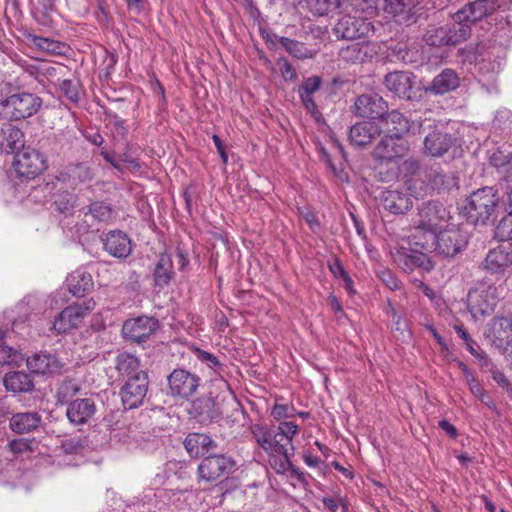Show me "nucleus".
I'll use <instances>...</instances> for the list:
<instances>
[{
    "label": "nucleus",
    "instance_id": "1",
    "mask_svg": "<svg viewBox=\"0 0 512 512\" xmlns=\"http://www.w3.org/2000/svg\"><path fill=\"white\" fill-rule=\"evenodd\" d=\"M498 190L493 187H483L470 194L464 207L467 220L478 225H485L496 216L499 207Z\"/></svg>",
    "mask_w": 512,
    "mask_h": 512
},
{
    "label": "nucleus",
    "instance_id": "2",
    "mask_svg": "<svg viewBox=\"0 0 512 512\" xmlns=\"http://www.w3.org/2000/svg\"><path fill=\"white\" fill-rule=\"evenodd\" d=\"M458 187V178L452 172H445L440 167L426 168L409 183V190L417 196L426 194L429 190L446 191Z\"/></svg>",
    "mask_w": 512,
    "mask_h": 512
},
{
    "label": "nucleus",
    "instance_id": "3",
    "mask_svg": "<svg viewBox=\"0 0 512 512\" xmlns=\"http://www.w3.org/2000/svg\"><path fill=\"white\" fill-rule=\"evenodd\" d=\"M42 100L32 93H16L0 102V115L8 121H19L36 114Z\"/></svg>",
    "mask_w": 512,
    "mask_h": 512
},
{
    "label": "nucleus",
    "instance_id": "4",
    "mask_svg": "<svg viewBox=\"0 0 512 512\" xmlns=\"http://www.w3.org/2000/svg\"><path fill=\"white\" fill-rule=\"evenodd\" d=\"M435 251L446 258L462 252L469 241V233L459 225L448 224L433 235Z\"/></svg>",
    "mask_w": 512,
    "mask_h": 512
},
{
    "label": "nucleus",
    "instance_id": "5",
    "mask_svg": "<svg viewBox=\"0 0 512 512\" xmlns=\"http://www.w3.org/2000/svg\"><path fill=\"white\" fill-rule=\"evenodd\" d=\"M471 35V28L466 24L452 22L444 26H430L423 40L427 45L440 47L444 45H456L465 41Z\"/></svg>",
    "mask_w": 512,
    "mask_h": 512
},
{
    "label": "nucleus",
    "instance_id": "6",
    "mask_svg": "<svg viewBox=\"0 0 512 512\" xmlns=\"http://www.w3.org/2000/svg\"><path fill=\"white\" fill-rule=\"evenodd\" d=\"M498 301V288L492 284L479 283L468 293V307L474 317L492 314Z\"/></svg>",
    "mask_w": 512,
    "mask_h": 512
},
{
    "label": "nucleus",
    "instance_id": "7",
    "mask_svg": "<svg viewBox=\"0 0 512 512\" xmlns=\"http://www.w3.org/2000/svg\"><path fill=\"white\" fill-rule=\"evenodd\" d=\"M96 307L93 298L87 299L82 303H76L63 309L53 322V329L58 333H67L78 327L85 316H87Z\"/></svg>",
    "mask_w": 512,
    "mask_h": 512
},
{
    "label": "nucleus",
    "instance_id": "8",
    "mask_svg": "<svg viewBox=\"0 0 512 512\" xmlns=\"http://www.w3.org/2000/svg\"><path fill=\"white\" fill-rule=\"evenodd\" d=\"M13 166L19 177L33 179L46 170L47 160L38 150L27 147L16 153Z\"/></svg>",
    "mask_w": 512,
    "mask_h": 512
},
{
    "label": "nucleus",
    "instance_id": "9",
    "mask_svg": "<svg viewBox=\"0 0 512 512\" xmlns=\"http://www.w3.org/2000/svg\"><path fill=\"white\" fill-rule=\"evenodd\" d=\"M446 208L437 202L423 203L414 221L417 229H422L435 235L448 221Z\"/></svg>",
    "mask_w": 512,
    "mask_h": 512
},
{
    "label": "nucleus",
    "instance_id": "10",
    "mask_svg": "<svg viewBox=\"0 0 512 512\" xmlns=\"http://www.w3.org/2000/svg\"><path fill=\"white\" fill-rule=\"evenodd\" d=\"M235 460L225 454H213L205 457L199 464L197 473L200 480L213 482L233 472Z\"/></svg>",
    "mask_w": 512,
    "mask_h": 512
},
{
    "label": "nucleus",
    "instance_id": "11",
    "mask_svg": "<svg viewBox=\"0 0 512 512\" xmlns=\"http://www.w3.org/2000/svg\"><path fill=\"white\" fill-rule=\"evenodd\" d=\"M168 394L174 398L189 399L200 386L198 375L185 369H174L167 377Z\"/></svg>",
    "mask_w": 512,
    "mask_h": 512
},
{
    "label": "nucleus",
    "instance_id": "12",
    "mask_svg": "<svg viewBox=\"0 0 512 512\" xmlns=\"http://www.w3.org/2000/svg\"><path fill=\"white\" fill-rule=\"evenodd\" d=\"M159 328L158 319L143 315L126 320L122 326V335L130 342L141 344L147 341Z\"/></svg>",
    "mask_w": 512,
    "mask_h": 512
},
{
    "label": "nucleus",
    "instance_id": "13",
    "mask_svg": "<svg viewBox=\"0 0 512 512\" xmlns=\"http://www.w3.org/2000/svg\"><path fill=\"white\" fill-rule=\"evenodd\" d=\"M394 262L403 271L412 273L416 270L428 273L434 269V263L431 258L418 250L408 247H400L392 253Z\"/></svg>",
    "mask_w": 512,
    "mask_h": 512
},
{
    "label": "nucleus",
    "instance_id": "14",
    "mask_svg": "<svg viewBox=\"0 0 512 512\" xmlns=\"http://www.w3.org/2000/svg\"><path fill=\"white\" fill-rule=\"evenodd\" d=\"M149 379L147 373H138L127 379L120 390L121 400L126 409H134L143 404L148 392Z\"/></svg>",
    "mask_w": 512,
    "mask_h": 512
},
{
    "label": "nucleus",
    "instance_id": "15",
    "mask_svg": "<svg viewBox=\"0 0 512 512\" xmlns=\"http://www.w3.org/2000/svg\"><path fill=\"white\" fill-rule=\"evenodd\" d=\"M501 6L493 0H475L464 5L452 17L455 23L471 24L491 15Z\"/></svg>",
    "mask_w": 512,
    "mask_h": 512
},
{
    "label": "nucleus",
    "instance_id": "16",
    "mask_svg": "<svg viewBox=\"0 0 512 512\" xmlns=\"http://www.w3.org/2000/svg\"><path fill=\"white\" fill-rule=\"evenodd\" d=\"M409 151L408 143L403 138L386 134L376 145L373 157L380 162H392L404 157Z\"/></svg>",
    "mask_w": 512,
    "mask_h": 512
},
{
    "label": "nucleus",
    "instance_id": "17",
    "mask_svg": "<svg viewBox=\"0 0 512 512\" xmlns=\"http://www.w3.org/2000/svg\"><path fill=\"white\" fill-rule=\"evenodd\" d=\"M372 29L373 26L367 19L345 15L335 24L333 31L339 39L352 40L367 36Z\"/></svg>",
    "mask_w": 512,
    "mask_h": 512
},
{
    "label": "nucleus",
    "instance_id": "18",
    "mask_svg": "<svg viewBox=\"0 0 512 512\" xmlns=\"http://www.w3.org/2000/svg\"><path fill=\"white\" fill-rule=\"evenodd\" d=\"M95 174L92 167L86 162H73L61 169L57 180L67 187H77L91 182Z\"/></svg>",
    "mask_w": 512,
    "mask_h": 512
},
{
    "label": "nucleus",
    "instance_id": "19",
    "mask_svg": "<svg viewBox=\"0 0 512 512\" xmlns=\"http://www.w3.org/2000/svg\"><path fill=\"white\" fill-rule=\"evenodd\" d=\"M251 433L256 443L268 455L286 453V446L280 442L275 426L256 423L251 426Z\"/></svg>",
    "mask_w": 512,
    "mask_h": 512
},
{
    "label": "nucleus",
    "instance_id": "20",
    "mask_svg": "<svg viewBox=\"0 0 512 512\" xmlns=\"http://www.w3.org/2000/svg\"><path fill=\"white\" fill-rule=\"evenodd\" d=\"M387 111V102L375 93L362 94L354 103L355 114L362 118L380 119Z\"/></svg>",
    "mask_w": 512,
    "mask_h": 512
},
{
    "label": "nucleus",
    "instance_id": "21",
    "mask_svg": "<svg viewBox=\"0 0 512 512\" xmlns=\"http://www.w3.org/2000/svg\"><path fill=\"white\" fill-rule=\"evenodd\" d=\"M456 143V139L443 129L435 127L424 137L423 153L430 157L444 156Z\"/></svg>",
    "mask_w": 512,
    "mask_h": 512
},
{
    "label": "nucleus",
    "instance_id": "22",
    "mask_svg": "<svg viewBox=\"0 0 512 512\" xmlns=\"http://www.w3.org/2000/svg\"><path fill=\"white\" fill-rule=\"evenodd\" d=\"M485 336L492 346L499 350H506L512 345V319L507 317L493 319L488 325Z\"/></svg>",
    "mask_w": 512,
    "mask_h": 512
},
{
    "label": "nucleus",
    "instance_id": "23",
    "mask_svg": "<svg viewBox=\"0 0 512 512\" xmlns=\"http://www.w3.org/2000/svg\"><path fill=\"white\" fill-rule=\"evenodd\" d=\"M414 75L411 72L395 71L384 78L387 89L399 98L411 100L413 98Z\"/></svg>",
    "mask_w": 512,
    "mask_h": 512
},
{
    "label": "nucleus",
    "instance_id": "24",
    "mask_svg": "<svg viewBox=\"0 0 512 512\" xmlns=\"http://www.w3.org/2000/svg\"><path fill=\"white\" fill-rule=\"evenodd\" d=\"M483 267L494 274H503L508 268L512 269L511 247L499 245L487 253Z\"/></svg>",
    "mask_w": 512,
    "mask_h": 512
},
{
    "label": "nucleus",
    "instance_id": "25",
    "mask_svg": "<svg viewBox=\"0 0 512 512\" xmlns=\"http://www.w3.org/2000/svg\"><path fill=\"white\" fill-rule=\"evenodd\" d=\"M380 201L383 208L394 215L405 214L413 206L410 195L399 190L382 192Z\"/></svg>",
    "mask_w": 512,
    "mask_h": 512
},
{
    "label": "nucleus",
    "instance_id": "26",
    "mask_svg": "<svg viewBox=\"0 0 512 512\" xmlns=\"http://www.w3.org/2000/svg\"><path fill=\"white\" fill-rule=\"evenodd\" d=\"M96 406L92 399L81 398L70 401L66 415L69 421L75 425L86 424L95 414Z\"/></svg>",
    "mask_w": 512,
    "mask_h": 512
},
{
    "label": "nucleus",
    "instance_id": "27",
    "mask_svg": "<svg viewBox=\"0 0 512 512\" xmlns=\"http://www.w3.org/2000/svg\"><path fill=\"white\" fill-rule=\"evenodd\" d=\"M104 249L113 257L126 258L132 251L131 240L121 231H110L104 240Z\"/></svg>",
    "mask_w": 512,
    "mask_h": 512
},
{
    "label": "nucleus",
    "instance_id": "28",
    "mask_svg": "<svg viewBox=\"0 0 512 512\" xmlns=\"http://www.w3.org/2000/svg\"><path fill=\"white\" fill-rule=\"evenodd\" d=\"M460 85V77L450 68L444 69L436 75L425 91L433 95H443L457 89Z\"/></svg>",
    "mask_w": 512,
    "mask_h": 512
},
{
    "label": "nucleus",
    "instance_id": "29",
    "mask_svg": "<svg viewBox=\"0 0 512 512\" xmlns=\"http://www.w3.org/2000/svg\"><path fill=\"white\" fill-rule=\"evenodd\" d=\"M380 133L381 129L375 122H358L350 128L349 140L354 146L364 147L370 144Z\"/></svg>",
    "mask_w": 512,
    "mask_h": 512
},
{
    "label": "nucleus",
    "instance_id": "30",
    "mask_svg": "<svg viewBox=\"0 0 512 512\" xmlns=\"http://www.w3.org/2000/svg\"><path fill=\"white\" fill-rule=\"evenodd\" d=\"M189 413L202 424L217 420L221 415L219 409L216 407L215 401L210 397L194 400L189 409Z\"/></svg>",
    "mask_w": 512,
    "mask_h": 512
},
{
    "label": "nucleus",
    "instance_id": "31",
    "mask_svg": "<svg viewBox=\"0 0 512 512\" xmlns=\"http://www.w3.org/2000/svg\"><path fill=\"white\" fill-rule=\"evenodd\" d=\"M42 425V417L38 412H19L9 420V428L17 434L36 431Z\"/></svg>",
    "mask_w": 512,
    "mask_h": 512
},
{
    "label": "nucleus",
    "instance_id": "32",
    "mask_svg": "<svg viewBox=\"0 0 512 512\" xmlns=\"http://www.w3.org/2000/svg\"><path fill=\"white\" fill-rule=\"evenodd\" d=\"M175 277L173 261L169 254L161 253L152 273L153 285L159 289L167 287Z\"/></svg>",
    "mask_w": 512,
    "mask_h": 512
},
{
    "label": "nucleus",
    "instance_id": "33",
    "mask_svg": "<svg viewBox=\"0 0 512 512\" xmlns=\"http://www.w3.org/2000/svg\"><path fill=\"white\" fill-rule=\"evenodd\" d=\"M183 444L191 457H199L217 448V443L204 433H189Z\"/></svg>",
    "mask_w": 512,
    "mask_h": 512
},
{
    "label": "nucleus",
    "instance_id": "34",
    "mask_svg": "<svg viewBox=\"0 0 512 512\" xmlns=\"http://www.w3.org/2000/svg\"><path fill=\"white\" fill-rule=\"evenodd\" d=\"M24 134L12 123H3L0 126V149L6 153H13L24 148Z\"/></svg>",
    "mask_w": 512,
    "mask_h": 512
},
{
    "label": "nucleus",
    "instance_id": "35",
    "mask_svg": "<svg viewBox=\"0 0 512 512\" xmlns=\"http://www.w3.org/2000/svg\"><path fill=\"white\" fill-rule=\"evenodd\" d=\"M385 125L386 134L402 138L412 128L413 123L397 110L386 112L383 118H380Z\"/></svg>",
    "mask_w": 512,
    "mask_h": 512
},
{
    "label": "nucleus",
    "instance_id": "36",
    "mask_svg": "<svg viewBox=\"0 0 512 512\" xmlns=\"http://www.w3.org/2000/svg\"><path fill=\"white\" fill-rule=\"evenodd\" d=\"M27 367L36 374L58 372L61 368L59 361L51 354H35L27 359Z\"/></svg>",
    "mask_w": 512,
    "mask_h": 512
},
{
    "label": "nucleus",
    "instance_id": "37",
    "mask_svg": "<svg viewBox=\"0 0 512 512\" xmlns=\"http://www.w3.org/2000/svg\"><path fill=\"white\" fill-rule=\"evenodd\" d=\"M115 369L127 379L135 377L138 373H146L141 369L140 360L128 352L119 353L115 358Z\"/></svg>",
    "mask_w": 512,
    "mask_h": 512
},
{
    "label": "nucleus",
    "instance_id": "38",
    "mask_svg": "<svg viewBox=\"0 0 512 512\" xmlns=\"http://www.w3.org/2000/svg\"><path fill=\"white\" fill-rule=\"evenodd\" d=\"M322 79L319 76L308 77L299 87L298 93L305 108L311 112H317V106L313 99V94L321 87Z\"/></svg>",
    "mask_w": 512,
    "mask_h": 512
},
{
    "label": "nucleus",
    "instance_id": "39",
    "mask_svg": "<svg viewBox=\"0 0 512 512\" xmlns=\"http://www.w3.org/2000/svg\"><path fill=\"white\" fill-rule=\"evenodd\" d=\"M489 162L503 180L512 181V152L497 149L490 154Z\"/></svg>",
    "mask_w": 512,
    "mask_h": 512
},
{
    "label": "nucleus",
    "instance_id": "40",
    "mask_svg": "<svg viewBox=\"0 0 512 512\" xmlns=\"http://www.w3.org/2000/svg\"><path fill=\"white\" fill-rule=\"evenodd\" d=\"M4 385L8 391L14 393L29 392L34 387L31 376L22 371H14L6 374Z\"/></svg>",
    "mask_w": 512,
    "mask_h": 512
},
{
    "label": "nucleus",
    "instance_id": "41",
    "mask_svg": "<svg viewBox=\"0 0 512 512\" xmlns=\"http://www.w3.org/2000/svg\"><path fill=\"white\" fill-rule=\"evenodd\" d=\"M69 292L75 297H82L93 287L92 277L89 273L74 272L67 279Z\"/></svg>",
    "mask_w": 512,
    "mask_h": 512
},
{
    "label": "nucleus",
    "instance_id": "42",
    "mask_svg": "<svg viewBox=\"0 0 512 512\" xmlns=\"http://www.w3.org/2000/svg\"><path fill=\"white\" fill-rule=\"evenodd\" d=\"M341 57L347 62L363 63L372 55L368 44L353 43L341 50Z\"/></svg>",
    "mask_w": 512,
    "mask_h": 512
},
{
    "label": "nucleus",
    "instance_id": "43",
    "mask_svg": "<svg viewBox=\"0 0 512 512\" xmlns=\"http://www.w3.org/2000/svg\"><path fill=\"white\" fill-rule=\"evenodd\" d=\"M277 39L282 47L297 59H308L314 56V53L302 42L287 37H277Z\"/></svg>",
    "mask_w": 512,
    "mask_h": 512
},
{
    "label": "nucleus",
    "instance_id": "44",
    "mask_svg": "<svg viewBox=\"0 0 512 512\" xmlns=\"http://www.w3.org/2000/svg\"><path fill=\"white\" fill-rule=\"evenodd\" d=\"M30 39L34 46L52 55H64L67 50L64 43L50 38L32 35Z\"/></svg>",
    "mask_w": 512,
    "mask_h": 512
},
{
    "label": "nucleus",
    "instance_id": "45",
    "mask_svg": "<svg viewBox=\"0 0 512 512\" xmlns=\"http://www.w3.org/2000/svg\"><path fill=\"white\" fill-rule=\"evenodd\" d=\"M276 431L280 442L284 443L289 448V451L293 452L294 446L292 441L299 432L298 425L292 421H282L276 427Z\"/></svg>",
    "mask_w": 512,
    "mask_h": 512
},
{
    "label": "nucleus",
    "instance_id": "46",
    "mask_svg": "<svg viewBox=\"0 0 512 512\" xmlns=\"http://www.w3.org/2000/svg\"><path fill=\"white\" fill-rule=\"evenodd\" d=\"M293 452L286 448V453H277L276 455L270 456V465L275 469L277 473H285L286 471H292L294 474H298V469L290 461V456Z\"/></svg>",
    "mask_w": 512,
    "mask_h": 512
},
{
    "label": "nucleus",
    "instance_id": "47",
    "mask_svg": "<svg viewBox=\"0 0 512 512\" xmlns=\"http://www.w3.org/2000/svg\"><path fill=\"white\" fill-rule=\"evenodd\" d=\"M59 88L67 100L78 103L81 94V84L78 79H64L60 82Z\"/></svg>",
    "mask_w": 512,
    "mask_h": 512
},
{
    "label": "nucleus",
    "instance_id": "48",
    "mask_svg": "<svg viewBox=\"0 0 512 512\" xmlns=\"http://www.w3.org/2000/svg\"><path fill=\"white\" fill-rule=\"evenodd\" d=\"M324 507L330 512H349V502L346 497L335 494L325 495L321 499Z\"/></svg>",
    "mask_w": 512,
    "mask_h": 512
},
{
    "label": "nucleus",
    "instance_id": "49",
    "mask_svg": "<svg viewBox=\"0 0 512 512\" xmlns=\"http://www.w3.org/2000/svg\"><path fill=\"white\" fill-rule=\"evenodd\" d=\"M86 214L92 215L99 222H109L114 216V211L110 205L104 202H93L89 205Z\"/></svg>",
    "mask_w": 512,
    "mask_h": 512
},
{
    "label": "nucleus",
    "instance_id": "50",
    "mask_svg": "<svg viewBox=\"0 0 512 512\" xmlns=\"http://www.w3.org/2000/svg\"><path fill=\"white\" fill-rule=\"evenodd\" d=\"M80 390V386L72 379L60 383L57 389V398L61 403L68 402Z\"/></svg>",
    "mask_w": 512,
    "mask_h": 512
},
{
    "label": "nucleus",
    "instance_id": "51",
    "mask_svg": "<svg viewBox=\"0 0 512 512\" xmlns=\"http://www.w3.org/2000/svg\"><path fill=\"white\" fill-rule=\"evenodd\" d=\"M54 204L59 212L68 213L75 207L76 196L68 191L60 192L56 194Z\"/></svg>",
    "mask_w": 512,
    "mask_h": 512
},
{
    "label": "nucleus",
    "instance_id": "52",
    "mask_svg": "<svg viewBox=\"0 0 512 512\" xmlns=\"http://www.w3.org/2000/svg\"><path fill=\"white\" fill-rule=\"evenodd\" d=\"M342 0H316L315 9L319 15H327L340 9Z\"/></svg>",
    "mask_w": 512,
    "mask_h": 512
},
{
    "label": "nucleus",
    "instance_id": "53",
    "mask_svg": "<svg viewBox=\"0 0 512 512\" xmlns=\"http://www.w3.org/2000/svg\"><path fill=\"white\" fill-rule=\"evenodd\" d=\"M295 414V409L293 406H289L286 404H278L276 403L271 409V417L274 420H281L293 417Z\"/></svg>",
    "mask_w": 512,
    "mask_h": 512
},
{
    "label": "nucleus",
    "instance_id": "54",
    "mask_svg": "<svg viewBox=\"0 0 512 512\" xmlns=\"http://www.w3.org/2000/svg\"><path fill=\"white\" fill-rule=\"evenodd\" d=\"M495 20L497 29L507 30V34L512 36V10L506 11L505 15L498 14Z\"/></svg>",
    "mask_w": 512,
    "mask_h": 512
},
{
    "label": "nucleus",
    "instance_id": "55",
    "mask_svg": "<svg viewBox=\"0 0 512 512\" xmlns=\"http://www.w3.org/2000/svg\"><path fill=\"white\" fill-rule=\"evenodd\" d=\"M18 359V352L6 345H0V364L8 365L16 362Z\"/></svg>",
    "mask_w": 512,
    "mask_h": 512
},
{
    "label": "nucleus",
    "instance_id": "56",
    "mask_svg": "<svg viewBox=\"0 0 512 512\" xmlns=\"http://www.w3.org/2000/svg\"><path fill=\"white\" fill-rule=\"evenodd\" d=\"M454 329L457 335L464 341L467 350L471 354L474 353L479 348L476 342L470 337L464 326L456 325Z\"/></svg>",
    "mask_w": 512,
    "mask_h": 512
},
{
    "label": "nucleus",
    "instance_id": "57",
    "mask_svg": "<svg viewBox=\"0 0 512 512\" xmlns=\"http://www.w3.org/2000/svg\"><path fill=\"white\" fill-rule=\"evenodd\" d=\"M471 393L475 397H477L481 401V403L484 404L486 407L493 411H497V407L494 400L486 393V391L482 388L481 385L476 389H473Z\"/></svg>",
    "mask_w": 512,
    "mask_h": 512
},
{
    "label": "nucleus",
    "instance_id": "58",
    "mask_svg": "<svg viewBox=\"0 0 512 512\" xmlns=\"http://www.w3.org/2000/svg\"><path fill=\"white\" fill-rule=\"evenodd\" d=\"M385 6L384 9L386 12L399 15V14H407V10L400 0H384Z\"/></svg>",
    "mask_w": 512,
    "mask_h": 512
},
{
    "label": "nucleus",
    "instance_id": "59",
    "mask_svg": "<svg viewBox=\"0 0 512 512\" xmlns=\"http://www.w3.org/2000/svg\"><path fill=\"white\" fill-rule=\"evenodd\" d=\"M278 63L280 65L279 69H280L281 75L286 81H288V80L291 81V80L295 79L296 72L286 58H280Z\"/></svg>",
    "mask_w": 512,
    "mask_h": 512
},
{
    "label": "nucleus",
    "instance_id": "60",
    "mask_svg": "<svg viewBox=\"0 0 512 512\" xmlns=\"http://www.w3.org/2000/svg\"><path fill=\"white\" fill-rule=\"evenodd\" d=\"M8 448L11 452L19 454L28 451L30 443L25 439H14L8 443Z\"/></svg>",
    "mask_w": 512,
    "mask_h": 512
},
{
    "label": "nucleus",
    "instance_id": "61",
    "mask_svg": "<svg viewBox=\"0 0 512 512\" xmlns=\"http://www.w3.org/2000/svg\"><path fill=\"white\" fill-rule=\"evenodd\" d=\"M492 378L499 386L506 389L507 392L512 393V385L502 371L493 369Z\"/></svg>",
    "mask_w": 512,
    "mask_h": 512
},
{
    "label": "nucleus",
    "instance_id": "62",
    "mask_svg": "<svg viewBox=\"0 0 512 512\" xmlns=\"http://www.w3.org/2000/svg\"><path fill=\"white\" fill-rule=\"evenodd\" d=\"M109 123L112 125L117 133L122 137H125L127 134V128L125 126V121L119 117L117 114L109 115Z\"/></svg>",
    "mask_w": 512,
    "mask_h": 512
},
{
    "label": "nucleus",
    "instance_id": "63",
    "mask_svg": "<svg viewBox=\"0 0 512 512\" xmlns=\"http://www.w3.org/2000/svg\"><path fill=\"white\" fill-rule=\"evenodd\" d=\"M499 230L508 240L512 239V214L507 213V216L501 220Z\"/></svg>",
    "mask_w": 512,
    "mask_h": 512
},
{
    "label": "nucleus",
    "instance_id": "64",
    "mask_svg": "<svg viewBox=\"0 0 512 512\" xmlns=\"http://www.w3.org/2000/svg\"><path fill=\"white\" fill-rule=\"evenodd\" d=\"M127 7L129 11L140 14L142 11L145 10L146 7V1L145 0H126Z\"/></svg>",
    "mask_w": 512,
    "mask_h": 512
}]
</instances>
